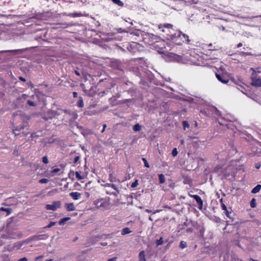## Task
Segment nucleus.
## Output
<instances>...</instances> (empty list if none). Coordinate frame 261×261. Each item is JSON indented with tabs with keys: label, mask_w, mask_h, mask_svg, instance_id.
Instances as JSON below:
<instances>
[{
	"label": "nucleus",
	"mask_w": 261,
	"mask_h": 261,
	"mask_svg": "<svg viewBox=\"0 0 261 261\" xmlns=\"http://www.w3.org/2000/svg\"><path fill=\"white\" fill-rule=\"evenodd\" d=\"M59 115L60 113H58V112L53 110H49L47 112V114H45L43 117V118L45 120L47 121L49 119H52L54 118H56Z\"/></svg>",
	"instance_id": "obj_1"
},
{
	"label": "nucleus",
	"mask_w": 261,
	"mask_h": 261,
	"mask_svg": "<svg viewBox=\"0 0 261 261\" xmlns=\"http://www.w3.org/2000/svg\"><path fill=\"white\" fill-rule=\"evenodd\" d=\"M110 238V234H103L100 236H96L94 238H91L88 240V243L90 245L95 244L99 240L102 239H108Z\"/></svg>",
	"instance_id": "obj_2"
},
{
	"label": "nucleus",
	"mask_w": 261,
	"mask_h": 261,
	"mask_svg": "<svg viewBox=\"0 0 261 261\" xmlns=\"http://www.w3.org/2000/svg\"><path fill=\"white\" fill-rule=\"evenodd\" d=\"M61 206V202L60 201H53L51 204H46L45 208L47 210L56 211Z\"/></svg>",
	"instance_id": "obj_3"
},
{
	"label": "nucleus",
	"mask_w": 261,
	"mask_h": 261,
	"mask_svg": "<svg viewBox=\"0 0 261 261\" xmlns=\"http://www.w3.org/2000/svg\"><path fill=\"white\" fill-rule=\"evenodd\" d=\"M251 85L256 87H261V79L252 76Z\"/></svg>",
	"instance_id": "obj_4"
},
{
	"label": "nucleus",
	"mask_w": 261,
	"mask_h": 261,
	"mask_svg": "<svg viewBox=\"0 0 261 261\" xmlns=\"http://www.w3.org/2000/svg\"><path fill=\"white\" fill-rule=\"evenodd\" d=\"M97 206L99 207H104L105 209H108L109 203L106 200L101 199L98 202H97Z\"/></svg>",
	"instance_id": "obj_5"
},
{
	"label": "nucleus",
	"mask_w": 261,
	"mask_h": 261,
	"mask_svg": "<svg viewBox=\"0 0 261 261\" xmlns=\"http://www.w3.org/2000/svg\"><path fill=\"white\" fill-rule=\"evenodd\" d=\"M177 35L178 37L181 38V39H184V40H182V42L186 41L187 43L190 42L189 37L186 34L182 33L181 32H179L177 33Z\"/></svg>",
	"instance_id": "obj_6"
},
{
	"label": "nucleus",
	"mask_w": 261,
	"mask_h": 261,
	"mask_svg": "<svg viewBox=\"0 0 261 261\" xmlns=\"http://www.w3.org/2000/svg\"><path fill=\"white\" fill-rule=\"evenodd\" d=\"M69 195L74 200H78L81 197V194L77 192H71L69 193Z\"/></svg>",
	"instance_id": "obj_7"
},
{
	"label": "nucleus",
	"mask_w": 261,
	"mask_h": 261,
	"mask_svg": "<svg viewBox=\"0 0 261 261\" xmlns=\"http://www.w3.org/2000/svg\"><path fill=\"white\" fill-rule=\"evenodd\" d=\"M197 205L200 210H202L203 201L201 198L197 195Z\"/></svg>",
	"instance_id": "obj_8"
},
{
	"label": "nucleus",
	"mask_w": 261,
	"mask_h": 261,
	"mask_svg": "<svg viewBox=\"0 0 261 261\" xmlns=\"http://www.w3.org/2000/svg\"><path fill=\"white\" fill-rule=\"evenodd\" d=\"M65 207L68 211H72L75 210V207L73 203H66Z\"/></svg>",
	"instance_id": "obj_9"
},
{
	"label": "nucleus",
	"mask_w": 261,
	"mask_h": 261,
	"mask_svg": "<svg viewBox=\"0 0 261 261\" xmlns=\"http://www.w3.org/2000/svg\"><path fill=\"white\" fill-rule=\"evenodd\" d=\"M139 261H146L144 251H141L139 254Z\"/></svg>",
	"instance_id": "obj_10"
},
{
	"label": "nucleus",
	"mask_w": 261,
	"mask_h": 261,
	"mask_svg": "<svg viewBox=\"0 0 261 261\" xmlns=\"http://www.w3.org/2000/svg\"><path fill=\"white\" fill-rule=\"evenodd\" d=\"M109 180L111 182H120V180L117 179L116 177L112 173L109 174Z\"/></svg>",
	"instance_id": "obj_11"
},
{
	"label": "nucleus",
	"mask_w": 261,
	"mask_h": 261,
	"mask_svg": "<svg viewBox=\"0 0 261 261\" xmlns=\"http://www.w3.org/2000/svg\"><path fill=\"white\" fill-rule=\"evenodd\" d=\"M216 77L218 79V80L222 82V83L226 84L228 82V80L226 79H223L222 77L219 74H216Z\"/></svg>",
	"instance_id": "obj_12"
},
{
	"label": "nucleus",
	"mask_w": 261,
	"mask_h": 261,
	"mask_svg": "<svg viewBox=\"0 0 261 261\" xmlns=\"http://www.w3.org/2000/svg\"><path fill=\"white\" fill-rule=\"evenodd\" d=\"M132 231L130 230V229L128 227H125L122 229L121 231V234L124 236L126 234H128L130 233Z\"/></svg>",
	"instance_id": "obj_13"
},
{
	"label": "nucleus",
	"mask_w": 261,
	"mask_h": 261,
	"mask_svg": "<svg viewBox=\"0 0 261 261\" xmlns=\"http://www.w3.org/2000/svg\"><path fill=\"white\" fill-rule=\"evenodd\" d=\"M261 189V186L260 185H258L255 186L251 191L252 193H258Z\"/></svg>",
	"instance_id": "obj_14"
},
{
	"label": "nucleus",
	"mask_w": 261,
	"mask_h": 261,
	"mask_svg": "<svg viewBox=\"0 0 261 261\" xmlns=\"http://www.w3.org/2000/svg\"><path fill=\"white\" fill-rule=\"evenodd\" d=\"M24 125H22L21 126H17V127L13 130V133L14 134H15V136H17V135H19V134L18 133H16V131H19V130H21V129H24Z\"/></svg>",
	"instance_id": "obj_15"
},
{
	"label": "nucleus",
	"mask_w": 261,
	"mask_h": 261,
	"mask_svg": "<svg viewBox=\"0 0 261 261\" xmlns=\"http://www.w3.org/2000/svg\"><path fill=\"white\" fill-rule=\"evenodd\" d=\"M70 218L69 217H66V218H64L63 219H61L59 222V224L61 225H64L65 222L67 221H68L69 220H70Z\"/></svg>",
	"instance_id": "obj_16"
},
{
	"label": "nucleus",
	"mask_w": 261,
	"mask_h": 261,
	"mask_svg": "<svg viewBox=\"0 0 261 261\" xmlns=\"http://www.w3.org/2000/svg\"><path fill=\"white\" fill-rule=\"evenodd\" d=\"M77 105L79 107L83 108L84 107V101L83 98L80 97L79 100L77 101Z\"/></svg>",
	"instance_id": "obj_17"
},
{
	"label": "nucleus",
	"mask_w": 261,
	"mask_h": 261,
	"mask_svg": "<svg viewBox=\"0 0 261 261\" xmlns=\"http://www.w3.org/2000/svg\"><path fill=\"white\" fill-rule=\"evenodd\" d=\"M68 16H70L73 17H81L83 15L81 13H69L68 14Z\"/></svg>",
	"instance_id": "obj_18"
},
{
	"label": "nucleus",
	"mask_w": 261,
	"mask_h": 261,
	"mask_svg": "<svg viewBox=\"0 0 261 261\" xmlns=\"http://www.w3.org/2000/svg\"><path fill=\"white\" fill-rule=\"evenodd\" d=\"M141 129V126L139 124H136L133 126V130L135 132L140 130Z\"/></svg>",
	"instance_id": "obj_19"
},
{
	"label": "nucleus",
	"mask_w": 261,
	"mask_h": 261,
	"mask_svg": "<svg viewBox=\"0 0 261 261\" xmlns=\"http://www.w3.org/2000/svg\"><path fill=\"white\" fill-rule=\"evenodd\" d=\"M0 210L4 212H6L7 215H9L12 212V210L9 208L0 207Z\"/></svg>",
	"instance_id": "obj_20"
},
{
	"label": "nucleus",
	"mask_w": 261,
	"mask_h": 261,
	"mask_svg": "<svg viewBox=\"0 0 261 261\" xmlns=\"http://www.w3.org/2000/svg\"><path fill=\"white\" fill-rule=\"evenodd\" d=\"M159 178L160 180V183L161 184L164 183L165 181V177L164 175L162 174H159Z\"/></svg>",
	"instance_id": "obj_21"
},
{
	"label": "nucleus",
	"mask_w": 261,
	"mask_h": 261,
	"mask_svg": "<svg viewBox=\"0 0 261 261\" xmlns=\"http://www.w3.org/2000/svg\"><path fill=\"white\" fill-rule=\"evenodd\" d=\"M155 243H156V245L157 247L160 246V245H162L163 244V238L161 237V238H160V239L157 240L155 241Z\"/></svg>",
	"instance_id": "obj_22"
},
{
	"label": "nucleus",
	"mask_w": 261,
	"mask_h": 261,
	"mask_svg": "<svg viewBox=\"0 0 261 261\" xmlns=\"http://www.w3.org/2000/svg\"><path fill=\"white\" fill-rule=\"evenodd\" d=\"M115 4L118 5L119 6H123V3L120 0H112Z\"/></svg>",
	"instance_id": "obj_23"
},
{
	"label": "nucleus",
	"mask_w": 261,
	"mask_h": 261,
	"mask_svg": "<svg viewBox=\"0 0 261 261\" xmlns=\"http://www.w3.org/2000/svg\"><path fill=\"white\" fill-rule=\"evenodd\" d=\"M186 246H187V243L186 242L181 241L180 242L179 248H180L181 249H184V248H186Z\"/></svg>",
	"instance_id": "obj_24"
},
{
	"label": "nucleus",
	"mask_w": 261,
	"mask_h": 261,
	"mask_svg": "<svg viewBox=\"0 0 261 261\" xmlns=\"http://www.w3.org/2000/svg\"><path fill=\"white\" fill-rule=\"evenodd\" d=\"M250 206L252 208H254L256 206V200L254 198H252L250 201Z\"/></svg>",
	"instance_id": "obj_25"
},
{
	"label": "nucleus",
	"mask_w": 261,
	"mask_h": 261,
	"mask_svg": "<svg viewBox=\"0 0 261 261\" xmlns=\"http://www.w3.org/2000/svg\"><path fill=\"white\" fill-rule=\"evenodd\" d=\"M75 175H76V177L79 179V180H80V179H84V177L83 176H82L80 175V173L77 171H76L75 172Z\"/></svg>",
	"instance_id": "obj_26"
},
{
	"label": "nucleus",
	"mask_w": 261,
	"mask_h": 261,
	"mask_svg": "<svg viewBox=\"0 0 261 261\" xmlns=\"http://www.w3.org/2000/svg\"><path fill=\"white\" fill-rule=\"evenodd\" d=\"M178 154V151L176 148H174L172 151V155L173 156H176Z\"/></svg>",
	"instance_id": "obj_27"
},
{
	"label": "nucleus",
	"mask_w": 261,
	"mask_h": 261,
	"mask_svg": "<svg viewBox=\"0 0 261 261\" xmlns=\"http://www.w3.org/2000/svg\"><path fill=\"white\" fill-rule=\"evenodd\" d=\"M39 182L40 184H46L48 182V179L47 178H42L40 179Z\"/></svg>",
	"instance_id": "obj_28"
},
{
	"label": "nucleus",
	"mask_w": 261,
	"mask_h": 261,
	"mask_svg": "<svg viewBox=\"0 0 261 261\" xmlns=\"http://www.w3.org/2000/svg\"><path fill=\"white\" fill-rule=\"evenodd\" d=\"M27 103L29 105H30V106H32V107H34V106H36V103L34 102H33V101H31L30 100H28L27 101Z\"/></svg>",
	"instance_id": "obj_29"
},
{
	"label": "nucleus",
	"mask_w": 261,
	"mask_h": 261,
	"mask_svg": "<svg viewBox=\"0 0 261 261\" xmlns=\"http://www.w3.org/2000/svg\"><path fill=\"white\" fill-rule=\"evenodd\" d=\"M142 161H143V162L144 163L145 167H146L147 168H149V164L148 163L147 161L146 160V159H145V158H142Z\"/></svg>",
	"instance_id": "obj_30"
},
{
	"label": "nucleus",
	"mask_w": 261,
	"mask_h": 261,
	"mask_svg": "<svg viewBox=\"0 0 261 261\" xmlns=\"http://www.w3.org/2000/svg\"><path fill=\"white\" fill-rule=\"evenodd\" d=\"M56 223L55 222H50L48 225L44 227V228H50V227H52L53 226L55 225L56 224Z\"/></svg>",
	"instance_id": "obj_31"
},
{
	"label": "nucleus",
	"mask_w": 261,
	"mask_h": 261,
	"mask_svg": "<svg viewBox=\"0 0 261 261\" xmlns=\"http://www.w3.org/2000/svg\"><path fill=\"white\" fill-rule=\"evenodd\" d=\"M107 186L109 187H112L114 190H117V188L114 184H107Z\"/></svg>",
	"instance_id": "obj_32"
},
{
	"label": "nucleus",
	"mask_w": 261,
	"mask_h": 261,
	"mask_svg": "<svg viewBox=\"0 0 261 261\" xmlns=\"http://www.w3.org/2000/svg\"><path fill=\"white\" fill-rule=\"evenodd\" d=\"M115 192H112L111 194L115 196H117L118 194L120 193V191L117 188V190H115Z\"/></svg>",
	"instance_id": "obj_33"
},
{
	"label": "nucleus",
	"mask_w": 261,
	"mask_h": 261,
	"mask_svg": "<svg viewBox=\"0 0 261 261\" xmlns=\"http://www.w3.org/2000/svg\"><path fill=\"white\" fill-rule=\"evenodd\" d=\"M138 185V182L137 180H136L134 182H133L131 185L132 188H135Z\"/></svg>",
	"instance_id": "obj_34"
},
{
	"label": "nucleus",
	"mask_w": 261,
	"mask_h": 261,
	"mask_svg": "<svg viewBox=\"0 0 261 261\" xmlns=\"http://www.w3.org/2000/svg\"><path fill=\"white\" fill-rule=\"evenodd\" d=\"M182 124H183V127L185 129H186V127H189V126L188 123L186 121H184L182 122Z\"/></svg>",
	"instance_id": "obj_35"
},
{
	"label": "nucleus",
	"mask_w": 261,
	"mask_h": 261,
	"mask_svg": "<svg viewBox=\"0 0 261 261\" xmlns=\"http://www.w3.org/2000/svg\"><path fill=\"white\" fill-rule=\"evenodd\" d=\"M42 162L44 163V164H47L48 163V158L46 156H45L44 157H43L42 158Z\"/></svg>",
	"instance_id": "obj_36"
},
{
	"label": "nucleus",
	"mask_w": 261,
	"mask_h": 261,
	"mask_svg": "<svg viewBox=\"0 0 261 261\" xmlns=\"http://www.w3.org/2000/svg\"><path fill=\"white\" fill-rule=\"evenodd\" d=\"M221 207H222V210H224L226 212H227V210L226 206H225V205L224 204L222 203H221Z\"/></svg>",
	"instance_id": "obj_37"
},
{
	"label": "nucleus",
	"mask_w": 261,
	"mask_h": 261,
	"mask_svg": "<svg viewBox=\"0 0 261 261\" xmlns=\"http://www.w3.org/2000/svg\"><path fill=\"white\" fill-rule=\"evenodd\" d=\"M79 159H80V156H75L74 159V162H73L74 163L76 164L78 162Z\"/></svg>",
	"instance_id": "obj_38"
},
{
	"label": "nucleus",
	"mask_w": 261,
	"mask_h": 261,
	"mask_svg": "<svg viewBox=\"0 0 261 261\" xmlns=\"http://www.w3.org/2000/svg\"><path fill=\"white\" fill-rule=\"evenodd\" d=\"M193 192L191 191L189 193V195L190 196L192 197H193L195 199H196V195H193L192 194V193H193Z\"/></svg>",
	"instance_id": "obj_39"
},
{
	"label": "nucleus",
	"mask_w": 261,
	"mask_h": 261,
	"mask_svg": "<svg viewBox=\"0 0 261 261\" xmlns=\"http://www.w3.org/2000/svg\"><path fill=\"white\" fill-rule=\"evenodd\" d=\"M243 86L242 85H238V87H237L238 89H239L240 90H241L243 93L245 94V93L243 91L242 88Z\"/></svg>",
	"instance_id": "obj_40"
},
{
	"label": "nucleus",
	"mask_w": 261,
	"mask_h": 261,
	"mask_svg": "<svg viewBox=\"0 0 261 261\" xmlns=\"http://www.w3.org/2000/svg\"><path fill=\"white\" fill-rule=\"evenodd\" d=\"M116 260H117V257H114L109 259L107 261H116Z\"/></svg>",
	"instance_id": "obj_41"
},
{
	"label": "nucleus",
	"mask_w": 261,
	"mask_h": 261,
	"mask_svg": "<svg viewBox=\"0 0 261 261\" xmlns=\"http://www.w3.org/2000/svg\"><path fill=\"white\" fill-rule=\"evenodd\" d=\"M59 170H60V169H59V168H55V169L53 170L52 173H57V172H59Z\"/></svg>",
	"instance_id": "obj_42"
},
{
	"label": "nucleus",
	"mask_w": 261,
	"mask_h": 261,
	"mask_svg": "<svg viewBox=\"0 0 261 261\" xmlns=\"http://www.w3.org/2000/svg\"><path fill=\"white\" fill-rule=\"evenodd\" d=\"M18 261H28V258L27 257H23L20 258Z\"/></svg>",
	"instance_id": "obj_43"
},
{
	"label": "nucleus",
	"mask_w": 261,
	"mask_h": 261,
	"mask_svg": "<svg viewBox=\"0 0 261 261\" xmlns=\"http://www.w3.org/2000/svg\"><path fill=\"white\" fill-rule=\"evenodd\" d=\"M176 56V60L178 61V62H180L181 60V58L180 56Z\"/></svg>",
	"instance_id": "obj_44"
},
{
	"label": "nucleus",
	"mask_w": 261,
	"mask_h": 261,
	"mask_svg": "<svg viewBox=\"0 0 261 261\" xmlns=\"http://www.w3.org/2000/svg\"><path fill=\"white\" fill-rule=\"evenodd\" d=\"M260 167V163H258L257 164H255V167L257 168V169H259Z\"/></svg>",
	"instance_id": "obj_45"
},
{
	"label": "nucleus",
	"mask_w": 261,
	"mask_h": 261,
	"mask_svg": "<svg viewBox=\"0 0 261 261\" xmlns=\"http://www.w3.org/2000/svg\"><path fill=\"white\" fill-rule=\"evenodd\" d=\"M107 127V125L106 124H103V129L102 130H101V133H103L105 130V128H106Z\"/></svg>",
	"instance_id": "obj_46"
},
{
	"label": "nucleus",
	"mask_w": 261,
	"mask_h": 261,
	"mask_svg": "<svg viewBox=\"0 0 261 261\" xmlns=\"http://www.w3.org/2000/svg\"><path fill=\"white\" fill-rule=\"evenodd\" d=\"M19 80L22 82H25V79L23 78V77L20 76L19 77Z\"/></svg>",
	"instance_id": "obj_47"
},
{
	"label": "nucleus",
	"mask_w": 261,
	"mask_h": 261,
	"mask_svg": "<svg viewBox=\"0 0 261 261\" xmlns=\"http://www.w3.org/2000/svg\"><path fill=\"white\" fill-rule=\"evenodd\" d=\"M166 27L168 28H171L172 27V25L171 24H167Z\"/></svg>",
	"instance_id": "obj_48"
},
{
	"label": "nucleus",
	"mask_w": 261,
	"mask_h": 261,
	"mask_svg": "<svg viewBox=\"0 0 261 261\" xmlns=\"http://www.w3.org/2000/svg\"><path fill=\"white\" fill-rule=\"evenodd\" d=\"M73 96L74 97H76L77 96V93L76 92H73Z\"/></svg>",
	"instance_id": "obj_49"
},
{
	"label": "nucleus",
	"mask_w": 261,
	"mask_h": 261,
	"mask_svg": "<svg viewBox=\"0 0 261 261\" xmlns=\"http://www.w3.org/2000/svg\"><path fill=\"white\" fill-rule=\"evenodd\" d=\"M186 231L187 232H191V231H192V230H191V228H188V229H187L186 230Z\"/></svg>",
	"instance_id": "obj_50"
},
{
	"label": "nucleus",
	"mask_w": 261,
	"mask_h": 261,
	"mask_svg": "<svg viewBox=\"0 0 261 261\" xmlns=\"http://www.w3.org/2000/svg\"><path fill=\"white\" fill-rule=\"evenodd\" d=\"M243 45L242 43H239L238 45H237V47H240L241 46H242Z\"/></svg>",
	"instance_id": "obj_51"
},
{
	"label": "nucleus",
	"mask_w": 261,
	"mask_h": 261,
	"mask_svg": "<svg viewBox=\"0 0 261 261\" xmlns=\"http://www.w3.org/2000/svg\"><path fill=\"white\" fill-rule=\"evenodd\" d=\"M102 246H105L107 245V243H101L100 244Z\"/></svg>",
	"instance_id": "obj_52"
},
{
	"label": "nucleus",
	"mask_w": 261,
	"mask_h": 261,
	"mask_svg": "<svg viewBox=\"0 0 261 261\" xmlns=\"http://www.w3.org/2000/svg\"><path fill=\"white\" fill-rule=\"evenodd\" d=\"M225 214H226V216H227L228 217H230V216H229V213H228V211H227V212H226V211H225Z\"/></svg>",
	"instance_id": "obj_53"
},
{
	"label": "nucleus",
	"mask_w": 261,
	"mask_h": 261,
	"mask_svg": "<svg viewBox=\"0 0 261 261\" xmlns=\"http://www.w3.org/2000/svg\"><path fill=\"white\" fill-rule=\"evenodd\" d=\"M74 72H75V73L77 75H80V73H79L78 71H76V70H75Z\"/></svg>",
	"instance_id": "obj_54"
},
{
	"label": "nucleus",
	"mask_w": 261,
	"mask_h": 261,
	"mask_svg": "<svg viewBox=\"0 0 261 261\" xmlns=\"http://www.w3.org/2000/svg\"><path fill=\"white\" fill-rule=\"evenodd\" d=\"M200 235H201L202 237H203V230H200Z\"/></svg>",
	"instance_id": "obj_55"
},
{
	"label": "nucleus",
	"mask_w": 261,
	"mask_h": 261,
	"mask_svg": "<svg viewBox=\"0 0 261 261\" xmlns=\"http://www.w3.org/2000/svg\"><path fill=\"white\" fill-rule=\"evenodd\" d=\"M40 236L34 237V238H36L37 240H40Z\"/></svg>",
	"instance_id": "obj_56"
},
{
	"label": "nucleus",
	"mask_w": 261,
	"mask_h": 261,
	"mask_svg": "<svg viewBox=\"0 0 261 261\" xmlns=\"http://www.w3.org/2000/svg\"><path fill=\"white\" fill-rule=\"evenodd\" d=\"M212 109L215 110L217 112V113H219V112L218 111L216 108L213 107L212 108Z\"/></svg>",
	"instance_id": "obj_57"
},
{
	"label": "nucleus",
	"mask_w": 261,
	"mask_h": 261,
	"mask_svg": "<svg viewBox=\"0 0 261 261\" xmlns=\"http://www.w3.org/2000/svg\"><path fill=\"white\" fill-rule=\"evenodd\" d=\"M22 96L24 97V98H26L28 96L25 94H23Z\"/></svg>",
	"instance_id": "obj_58"
},
{
	"label": "nucleus",
	"mask_w": 261,
	"mask_h": 261,
	"mask_svg": "<svg viewBox=\"0 0 261 261\" xmlns=\"http://www.w3.org/2000/svg\"><path fill=\"white\" fill-rule=\"evenodd\" d=\"M23 243H24V242H20V243H19L20 246H22V245H23Z\"/></svg>",
	"instance_id": "obj_59"
},
{
	"label": "nucleus",
	"mask_w": 261,
	"mask_h": 261,
	"mask_svg": "<svg viewBox=\"0 0 261 261\" xmlns=\"http://www.w3.org/2000/svg\"><path fill=\"white\" fill-rule=\"evenodd\" d=\"M149 219L150 220H151V221H152V220H152V219L151 218V217L150 216L149 217Z\"/></svg>",
	"instance_id": "obj_60"
},
{
	"label": "nucleus",
	"mask_w": 261,
	"mask_h": 261,
	"mask_svg": "<svg viewBox=\"0 0 261 261\" xmlns=\"http://www.w3.org/2000/svg\"><path fill=\"white\" fill-rule=\"evenodd\" d=\"M200 161H201V162L202 163H203V161H204V160H203V159H200Z\"/></svg>",
	"instance_id": "obj_61"
},
{
	"label": "nucleus",
	"mask_w": 261,
	"mask_h": 261,
	"mask_svg": "<svg viewBox=\"0 0 261 261\" xmlns=\"http://www.w3.org/2000/svg\"><path fill=\"white\" fill-rule=\"evenodd\" d=\"M200 100V98L197 99L196 100L197 103Z\"/></svg>",
	"instance_id": "obj_62"
},
{
	"label": "nucleus",
	"mask_w": 261,
	"mask_h": 261,
	"mask_svg": "<svg viewBox=\"0 0 261 261\" xmlns=\"http://www.w3.org/2000/svg\"><path fill=\"white\" fill-rule=\"evenodd\" d=\"M181 143L182 144L184 143V140H181Z\"/></svg>",
	"instance_id": "obj_63"
},
{
	"label": "nucleus",
	"mask_w": 261,
	"mask_h": 261,
	"mask_svg": "<svg viewBox=\"0 0 261 261\" xmlns=\"http://www.w3.org/2000/svg\"><path fill=\"white\" fill-rule=\"evenodd\" d=\"M251 261H257V260H254V259H251Z\"/></svg>",
	"instance_id": "obj_64"
}]
</instances>
